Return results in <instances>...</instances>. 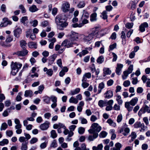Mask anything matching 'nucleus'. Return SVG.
<instances>
[{
  "instance_id": "obj_1",
  "label": "nucleus",
  "mask_w": 150,
  "mask_h": 150,
  "mask_svg": "<svg viewBox=\"0 0 150 150\" xmlns=\"http://www.w3.org/2000/svg\"><path fill=\"white\" fill-rule=\"evenodd\" d=\"M65 17L64 15L61 14L57 16L55 18V23L57 28L60 30H63L64 28L68 25V23L65 20Z\"/></svg>"
},
{
  "instance_id": "obj_2",
  "label": "nucleus",
  "mask_w": 150,
  "mask_h": 150,
  "mask_svg": "<svg viewBox=\"0 0 150 150\" xmlns=\"http://www.w3.org/2000/svg\"><path fill=\"white\" fill-rule=\"evenodd\" d=\"M21 63L18 62H12L11 64V74L15 76L18 72L19 70L22 67Z\"/></svg>"
},
{
  "instance_id": "obj_3",
  "label": "nucleus",
  "mask_w": 150,
  "mask_h": 150,
  "mask_svg": "<svg viewBox=\"0 0 150 150\" xmlns=\"http://www.w3.org/2000/svg\"><path fill=\"white\" fill-rule=\"evenodd\" d=\"M101 127L98 124L94 123L92 124L90 129L88 130V132L91 134L93 133L98 132L101 130Z\"/></svg>"
},
{
  "instance_id": "obj_4",
  "label": "nucleus",
  "mask_w": 150,
  "mask_h": 150,
  "mask_svg": "<svg viewBox=\"0 0 150 150\" xmlns=\"http://www.w3.org/2000/svg\"><path fill=\"white\" fill-rule=\"evenodd\" d=\"M28 53V51L24 49L22 51H18L13 53V55L16 54L19 57H24Z\"/></svg>"
},
{
  "instance_id": "obj_5",
  "label": "nucleus",
  "mask_w": 150,
  "mask_h": 150,
  "mask_svg": "<svg viewBox=\"0 0 150 150\" xmlns=\"http://www.w3.org/2000/svg\"><path fill=\"white\" fill-rule=\"evenodd\" d=\"M11 23L12 22L9 21L7 18H4L2 19V21L0 25V26L1 27H5L8 24H11Z\"/></svg>"
},
{
  "instance_id": "obj_6",
  "label": "nucleus",
  "mask_w": 150,
  "mask_h": 150,
  "mask_svg": "<svg viewBox=\"0 0 150 150\" xmlns=\"http://www.w3.org/2000/svg\"><path fill=\"white\" fill-rule=\"evenodd\" d=\"M69 8L70 4L68 2H65L62 5V9L64 12H67L69 11Z\"/></svg>"
},
{
  "instance_id": "obj_7",
  "label": "nucleus",
  "mask_w": 150,
  "mask_h": 150,
  "mask_svg": "<svg viewBox=\"0 0 150 150\" xmlns=\"http://www.w3.org/2000/svg\"><path fill=\"white\" fill-rule=\"evenodd\" d=\"M57 54H54L49 57L48 65H51L54 61L55 59L57 57Z\"/></svg>"
},
{
  "instance_id": "obj_8",
  "label": "nucleus",
  "mask_w": 150,
  "mask_h": 150,
  "mask_svg": "<svg viewBox=\"0 0 150 150\" xmlns=\"http://www.w3.org/2000/svg\"><path fill=\"white\" fill-rule=\"evenodd\" d=\"M14 35L17 38H18L22 33V29L19 28H17L13 31Z\"/></svg>"
},
{
  "instance_id": "obj_9",
  "label": "nucleus",
  "mask_w": 150,
  "mask_h": 150,
  "mask_svg": "<svg viewBox=\"0 0 150 150\" xmlns=\"http://www.w3.org/2000/svg\"><path fill=\"white\" fill-rule=\"evenodd\" d=\"M71 34L70 35L71 39L72 41H74L77 40L79 38V35L76 33L71 31Z\"/></svg>"
},
{
  "instance_id": "obj_10",
  "label": "nucleus",
  "mask_w": 150,
  "mask_h": 150,
  "mask_svg": "<svg viewBox=\"0 0 150 150\" xmlns=\"http://www.w3.org/2000/svg\"><path fill=\"white\" fill-rule=\"evenodd\" d=\"M50 123L47 121H46L45 123L41 124L40 127L41 129L42 130H45L47 129L49 127Z\"/></svg>"
},
{
  "instance_id": "obj_11",
  "label": "nucleus",
  "mask_w": 150,
  "mask_h": 150,
  "mask_svg": "<svg viewBox=\"0 0 150 150\" xmlns=\"http://www.w3.org/2000/svg\"><path fill=\"white\" fill-rule=\"evenodd\" d=\"M123 65L121 64L118 63L117 65V67L115 72L117 74L120 75L121 74V71L122 68L123 67Z\"/></svg>"
},
{
  "instance_id": "obj_12",
  "label": "nucleus",
  "mask_w": 150,
  "mask_h": 150,
  "mask_svg": "<svg viewBox=\"0 0 150 150\" xmlns=\"http://www.w3.org/2000/svg\"><path fill=\"white\" fill-rule=\"evenodd\" d=\"M94 38L92 34H89L87 35H84L83 38V41L85 42H88L91 41Z\"/></svg>"
},
{
  "instance_id": "obj_13",
  "label": "nucleus",
  "mask_w": 150,
  "mask_h": 150,
  "mask_svg": "<svg viewBox=\"0 0 150 150\" xmlns=\"http://www.w3.org/2000/svg\"><path fill=\"white\" fill-rule=\"evenodd\" d=\"M148 27V24L146 22H144L142 24L139 26V30L141 32H144L145 30V28Z\"/></svg>"
},
{
  "instance_id": "obj_14",
  "label": "nucleus",
  "mask_w": 150,
  "mask_h": 150,
  "mask_svg": "<svg viewBox=\"0 0 150 150\" xmlns=\"http://www.w3.org/2000/svg\"><path fill=\"white\" fill-rule=\"evenodd\" d=\"M93 135H90L88 137V140L91 141H93L98 136V133H93Z\"/></svg>"
},
{
  "instance_id": "obj_15",
  "label": "nucleus",
  "mask_w": 150,
  "mask_h": 150,
  "mask_svg": "<svg viewBox=\"0 0 150 150\" xmlns=\"http://www.w3.org/2000/svg\"><path fill=\"white\" fill-rule=\"evenodd\" d=\"M91 74L90 73L88 72L85 73L83 76V79L82 80V82H86L87 81V78L89 79L91 77Z\"/></svg>"
},
{
  "instance_id": "obj_16",
  "label": "nucleus",
  "mask_w": 150,
  "mask_h": 150,
  "mask_svg": "<svg viewBox=\"0 0 150 150\" xmlns=\"http://www.w3.org/2000/svg\"><path fill=\"white\" fill-rule=\"evenodd\" d=\"M105 98H111L113 96L112 91L110 90L107 91L105 94Z\"/></svg>"
},
{
  "instance_id": "obj_17",
  "label": "nucleus",
  "mask_w": 150,
  "mask_h": 150,
  "mask_svg": "<svg viewBox=\"0 0 150 150\" xmlns=\"http://www.w3.org/2000/svg\"><path fill=\"white\" fill-rule=\"evenodd\" d=\"M43 70L44 72H46V74L50 76H51L53 74V71L51 69H48L46 67H45Z\"/></svg>"
},
{
  "instance_id": "obj_18",
  "label": "nucleus",
  "mask_w": 150,
  "mask_h": 150,
  "mask_svg": "<svg viewBox=\"0 0 150 150\" xmlns=\"http://www.w3.org/2000/svg\"><path fill=\"white\" fill-rule=\"evenodd\" d=\"M130 105L129 102H126L125 103V107L129 112L132 111L133 109V107L131 106Z\"/></svg>"
},
{
  "instance_id": "obj_19",
  "label": "nucleus",
  "mask_w": 150,
  "mask_h": 150,
  "mask_svg": "<svg viewBox=\"0 0 150 150\" xmlns=\"http://www.w3.org/2000/svg\"><path fill=\"white\" fill-rule=\"evenodd\" d=\"M33 93L32 91L30 90H26L25 91L24 96L25 97H30L32 96Z\"/></svg>"
},
{
  "instance_id": "obj_20",
  "label": "nucleus",
  "mask_w": 150,
  "mask_h": 150,
  "mask_svg": "<svg viewBox=\"0 0 150 150\" xmlns=\"http://www.w3.org/2000/svg\"><path fill=\"white\" fill-rule=\"evenodd\" d=\"M138 101V98L137 97H135L132 98L129 102V103L131 105L134 106L137 103Z\"/></svg>"
},
{
  "instance_id": "obj_21",
  "label": "nucleus",
  "mask_w": 150,
  "mask_h": 150,
  "mask_svg": "<svg viewBox=\"0 0 150 150\" xmlns=\"http://www.w3.org/2000/svg\"><path fill=\"white\" fill-rule=\"evenodd\" d=\"M28 142H25L22 143L21 147V150H27Z\"/></svg>"
},
{
  "instance_id": "obj_22",
  "label": "nucleus",
  "mask_w": 150,
  "mask_h": 150,
  "mask_svg": "<svg viewBox=\"0 0 150 150\" xmlns=\"http://www.w3.org/2000/svg\"><path fill=\"white\" fill-rule=\"evenodd\" d=\"M28 47L30 48L36 49L37 48L36 43L34 42H31L28 43Z\"/></svg>"
},
{
  "instance_id": "obj_23",
  "label": "nucleus",
  "mask_w": 150,
  "mask_h": 150,
  "mask_svg": "<svg viewBox=\"0 0 150 150\" xmlns=\"http://www.w3.org/2000/svg\"><path fill=\"white\" fill-rule=\"evenodd\" d=\"M104 84L103 82L100 83L98 85V94H99L101 92L102 90L104 88Z\"/></svg>"
},
{
  "instance_id": "obj_24",
  "label": "nucleus",
  "mask_w": 150,
  "mask_h": 150,
  "mask_svg": "<svg viewBox=\"0 0 150 150\" xmlns=\"http://www.w3.org/2000/svg\"><path fill=\"white\" fill-rule=\"evenodd\" d=\"M97 20V13H94L92 14L90 16V21H96Z\"/></svg>"
},
{
  "instance_id": "obj_25",
  "label": "nucleus",
  "mask_w": 150,
  "mask_h": 150,
  "mask_svg": "<svg viewBox=\"0 0 150 150\" xmlns=\"http://www.w3.org/2000/svg\"><path fill=\"white\" fill-rule=\"evenodd\" d=\"M115 147L111 149L110 150H120L122 145L119 143H117L115 144Z\"/></svg>"
},
{
  "instance_id": "obj_26",
  "label": "nucleus",
  "mask_w": 150,
  "mask_h": 150,
  "mask_svg": "<svg viewBox=\"0 0 150 150\" xmlns=\"http://www.w3.org/2000/svg\"><path fill=\"white\" fill-rule=\"evenodd\" d=\"M98 27H96L92 29V32L91 34H92L94 37L98 34Z\"/></svg>"
},
{
  "instance_id": "obj_27",
  "label": "nucleus",
  "mask_w": 150,
  "mask_h": 150,
  "mask_svg": "<svg viewBox=\"0 0 150 150\" xmlns=\"http://www.w3.org/2000/svg\"><path fill=\"white\" fill-rule=\"evenodd\" d=\"M38 9L37 8L36 6L33 5L30 6L29 8V10L32 12H34L38 11Z\"/></svg>"
},
{
  "instance_id": "obj_28",
  "label": "nucleus",
  "mask_w": 150,
  "mask_h": 150,
  "mask_svg": "<svg viewBox=\"0 0 150 150\" xmlns=\"http://www.w3.org/2000/svg\"><path fill=\"white\" fill-rule=\"evenodd\" d=\"M20 44L21 48L23 49H25L27 45L26 41L24 40H22L20 41Z\"/></svg>"
},
{
  "instance_id": "obj_29",
  "label": "nucleus",
  "mask_w": 150,
  "mask_h": 150,
  "mask_svg": "<svg viewBox=\"0 0 150 150\" xmlns=\"http://www.w3.org/2000/svg\"><path fill=\"white\" fill-rule=\"evenodd\" d=\"M121 38L122 39V44L123 45L125 44L126 38L125 34L123 31H122L121 32Z\"/></svg>"
},
{
  "instance_id": "obj_30",
  "label": "nucleus",
  "mask_w": 150,
  "mask_h": 150,
  "mask_svg": "<svg viewBox=\"0 0 150 150\" xmlns=\"http://www.w3.org/2000/svg\"><path fill=\"white\" fill-rule=\"evenodd\" d=\"M107 122L110 126L114 127L116 126V124L111 119H109L107 121Z\"/></svg>"
},
{
  "instance_id": "obj_31",
  "label": "nucleus",
  "mask_w": 150,
  "mask_h": 150,
  "mask_svg": "<svg viewBox=\"0 0 150 150\" xmlns=\"http://www.w3.org/2000/svg\"><path fill=\"white\" fill-rule=\"evenodd\" d=\"M69 101L70 103H74L76 104L78 103V100L76 98H74L73 97H71L69 99Z\"/></svg>"
},
{
  "instance_id": "obj_32",
  "label": "nucleus",
  "mask_w": 150,
  "mask_h": 150,
  "mask_svg": "<svg viewBox=\"0 0 150 150\" xmlns=\"http://www.w3.org/2000/svg\"><path fill=\"white\" fill-rule=\"evenodd\" d=\"M116 96L117 98L116 100L118 104L120 105H121L123 103V101L121 99V96L119 95H117Z\"/></svg>"
},
{
  "instance_id": "obj_33",
  "label": "nucleus",
  "mask_w": 150,
  "mask_h": 150,
  "mask_svg": "<svg viewBox=\"0 0 150 150\" xmlns=\"http://www.w3.org/2000/svg\"><path fill=\"white\" fill-rule=\"evenodd\" d=\"M103 145L102 144H99L97 147L95 146H93V150H103Z\"/></svg>"
},
{
  "instance_id": "obj_34",
  "label": "nucleus",
  "mask_w": 150,
  "mask_h": 150,
  "mask_svg": "<svg viewBox=\"0 0 150 150\" xmlns=\"http://www.w3.org/2000/svg\"><path fill=\"white\" fill-rule=\"evenodd\" d=\"M80 89L79 88H77L75 90L71 91V94L72 95H74L77 94L79 92Z\"/></svg>"
},
{
  "instance_id": "obj_35",
  "label": "nucleus",
  "mask_w": 150,
  "mask_h": 150,
  "mask_svg": "<svg viewBox=\"0 0 150 150\" xmlns=\"http://www.w3.org/2000/svg\"><path fill=\"white\" fill-rule=\"evenodd\" d=\"M97 62L99 64L102 63L104 61V58L103 56L99 57L97 59Z\"/></svg>"
},
{
  "instance_id": "obj_36",
  "label": "nucleus",
  "mask_w": 150,
  "mask_h": 150,
  "mask_svg": "<svg viewBox=\"0 0 150 150\" xmlns=\"http://www.w3.org/2000/svg\"><path fill=\"white\" fill-rule=\"evenodd\" d=\"M106 103V102L104 101L103 100H100L98 101V105L99 106L101 107H103L105 105V104Z\"/></svg>"
},
{
  "instance_id": "obj_37",
  "label": "nucleus",
  "mask_w": 150,
  "mask_h": 150,
  "mask_svg": "<svg viewBox=\"0 0 150 150\" xmlns=\"http://www.w3.org/2000/svg\"><path fill=\"white\" fill-rule=\"evenodd\" d=\"M88 52V51L86 50H83L81 52L79 53L77 55H79L80 57H81L83 56L84 55L87 54Z\"/></svg>"
},
{
  "instance_id": "obj_38",
  "label": "nucleus",
  "mask_w": 150,
  "mask_h": 150,
  "mask_svg": "<svg viewBox=\"0 0 150 150\" xmlns=\"http://www.w3.org/2000/svg\"><path fill=\"white\" fill-rule=\"evenodd\" d=\"M8 127V125L7 124L4 122L2 124L1 128H0V130L1 131H2L3 130H5Z\"/></svg>"
},
{
  "instance_id": "obj_39",
  "label": "nucleus",
  "mask_w": 150,
  "mask_h": 150,
  "mask_svg": "<svg viewBox=\"0 0 150 150\" xmlns=\"http://www.w3.org/2000/svg\"><path fill=\"white\" fill-rule=\"evenodd\" d=\"M8 143V140L7 139H3L0 142V145L3 146L5 144H7Z\"/></svg>"
},
{
  "instance_id": "obj_40",
  "label": "nucleus",
  "mask_w": 150,
  "mask_h": 150,
  "mask_svg": "<svg viewBox=\"0 0 150 150\" xmlns=\"http://www.w3.org/2000/svg\"><path fill=\"white\" fill-rule=\"evenodd\" d=\"M107 133L105 131L101 132L99 134V137L100 138H105L107 135Z\"/></svg>"
},
{
  "instance_id": "obj_41",
  "label": "nucleus",
  "mask_w": 150,
  "mask_h": 150,
  "mask_svg": "<svg viewBox=\"0 0 150 150\" xmlns=\"http://www.w3.org/2000/svg\"><path fill=\"white\" fill-rule=\"evenodd\" d=\"M85 4L83 1H80L77 5V7L79 8H83L85 6Z\"/></svg>"
},
{
  "instance_id": "obj_42",
  "label": "nucleus",
  "mask_w": 150,
  "mask_h": 150,
  "mask_svg": "<svg viewBox=\"0 0 150 150\" xmlns=\"http://www.w3.org/2000/svg\"><path fill=\"white\" fill-rule=\"evenodd\" d=\"M51 136L52 138H55L57 136V134L55 130H52L51 132Z\"/></svg>"
},
{
  "instance_id": "obj_43",
  "label": "nucleus",
  "mask_w": 150,
  "mask_h": 150,
  "mask_svg": "<svg viewBox=\"0 0 150 150\" xmlns=\"http://www.w3.org/2000/svg\"><path fill=\"white\" fill-rule=\"evenodd\" d=\"M129 74L130 73H129L128 71H124L123 72V74L122 76V79L123 80L126 79Z\"/></svg>"
},
{
  "instance_id": "obj_44",
  "label": "nucleus",
  "mask_w": 150,
  "mask_h": 150,
  "mask_svg": "<svg viewBox=\"0 0 150 150\" xmlns=\"http://www.w3.org/2000/svg\"><path fill=\"white\" fill-rule=\"evenodd\" d=\"M50 98L47 96H45L43 97V101L47 104L50 103Z\"/></svg>"
},
{
  "instance_id": "obj_45",
  "label": "nucleus",
  "mask_w": 150,
  "mask_h": 150,
  "mask_svg": "<svg viewBox=\"0 0 150 150\" xmlns=\"http://www.w3.org/2000/svg\"><path fill=\"white\" fill-rule=\"evenodd\" d=\"M38 139L36 137L32 138L30 141V143L31 144H34L38 141Z\"/></svg>"
},
{
  "instance_id": "obj_46",
  "label": "nucleus",
  "mask_w": 150,
  "mask_h": 150,
  "mask_svg": "<svg viewBox=\"0 0 150 150\" xmlns=\"http://www.w3.org/2000/svg\"><path fill=\"white\" fill-rule=\"evenodd\" d=\"M85 131V129L83 127H80L78 128V132L80 134H83L84 133Z\"/></svg>"
},
{
  "instance_id": "obj_47",
  "label": "nucleus",
  "mask_w": 150,
  "mask_h": 150,
  "mask_svg": "<svg viewBox=\"0 0 150 150\" xmlns=\"http://www.w3.org/2000/svg\"><path fill=\"white\" fill-rule=\"evenodd\" d=\"M104 72L107 74H110L111 73V71L109 68H105L103 69Z\"/></svg>"
},
{
  "instance_id": "obj_48",
  "label": "nucleus",
  "mask_w": 150,
  "mask_h": 150,
  "mask_svg": "<svg viewBox=\"0 0 150 150\" xmlns=\"http://www.w3.org/2000/svg\"><path fill=\"white\" fill-rule=\"evenodd\" d=\"M57 144L56 140H54L50 145L51 147L55 148L57 146Z\"/></svg>"
},
{
  "instance_id": "obj_49",
  "label": "nucleus",
  "mask_w": 150,
  "mask_h": 150,
  "mask_svg": "<svg viewBox=\"0 0 150 150\" xmlns=\"http://www.w3.org/2000/svg\"><path fill=\"white\" fill-rule=\"evenodd\" d=\"M133 25V23H127L125 24V26L126 28L130 29L132 27Z\"/></svg>"
},
{
  "instance_id": "obj_50",
  "label": "nucleus",
  "mask_w": 150,
  "mask_h": 150,
  "mask_svg": "<svg viewBox=\"0 0 150 150\" xmlns=\"http://www.w3.org/2000/svg\"><path fill=\"white\" fill-rule=\"evenodd\" d=\"M79 119L81 120L82 124H86L87 123V121L86 119L83 117H80Z\"/></svg>"
},
{
  "instance_id": "obj_51",
  "label": "nucleus",
  "mask_w": 150,
  "mask_h": 150,
  "mask_svg": "<svg viewBox=\"0 0 150 150\" xmlns=\"http://www.w3.org/2000/svg\"><path fill=\"white\" fill-rule=\"evenodd\" d=\"M150 107H149L147 105H145L144 107V111L147 112L148 113H150Z\"/></svg>"
},
{
  "instance_id": "obj_52",
  "label": "nucleus",
  "mask_w": 150,
  "mask_h": 150,
  "mask_svg": "<svg viewBox=\"0 0 150 150\" xmlns=\"http://www.w3.org/2000/svg\"><path fill=\"white\" fill-rule=\"evenodd\" d=\"M137 136L136 133L134 132H133L131 133L129 137H131L132 140L133 141L137 137Z\"/></svg>"
},
{
  "instance_id": "obj_53",
  "label": "nucleus",
  "mask_w": 150,
  "mask_h": 150,
  "mask_svg": "<svg viewBox=\"0 0 150 150\" xmlns=\"http://www.w3.org/2000/svg\"><path fill=\"white\" fill-rule=\"evenodd\" d=\"M89 16V14L86 11L83 10L82 17H84L85 18H88Z\"/></svg>"
},
{
  "instance_id": "obj_54",
  "label": "nucleus",
  "mask_w": 150,
  "mask_h": 150,
  "mask_svg": "<svg viewBox=\"0 0 150 150\" xmlns=\"http://www.w3.org/2000/svg\"><path fill=\"white\" fill-rule=\"evenodd\" d=\"M25 138L23 136L20 137L18 139L19 141L21 143H23L25 142H28L25 140Z\"/></svg>"
},
{
  "instance_id": "obj_55",
  "label": "nucleus",
  "mask_w": 150,
  "mask_h": 150,
  "mask_svg": "<svg viewBox=\"0 0 150 150\" xmlns=\"http://www.w3.org/2000/svg\"><path fill=\"white\" fill-rule=\"evenodd\" d=\"M44 86L43 85H41L38 87V91H40L39 93H42V91L44 89Z\"/></svg>"
},
{
  "instance_id": "obj_56",
  "label": "nucleus",
  "mask_w": 150,
  "mask_h": 150,
  "mask_svg": "<svg viewBox=\"0 0 150 150\" xmlns=\"http://www.w3.org/2000/svg\"><path fill=\"white\" fill-rule=\"evenodd\" d=\"M21 92H19L18 93V95L17 96L16 98V100L17 101H20L21 100L22 97L21 96Z\"/></svg>"
},
{
  "instance_id": "obj_57",
  "label": "nucleus",
  "mask_w": 150,
  "mask_h": 150,
  "mask_svg": "<svg viewBox=\"0 0 150 150\" xmlns=\"http://www.w3.org/2000/svg\"><path fill=\"white\" fill-rule=\"evenodd\" d=\"M57 64L59 67L61 68L62 67V60L61 59H59L57 61Z\"/></svg>"
},
{
  "instance_id": "obj_58",
  "label": "nucleus",
  "mask_w": 150,
  "mask_h": 150,
  "mask_svg": "<svg viewBox=\"0 0 150 150\" xmlns=\"http://www.w3.org/2000/svg\"><path fill=\"white\" fill-rule=\"evenodd\" d=\"M30 23L31 24H33L32 26L33 27H35L38 24V21L37 20H35L32 21L30 22Z\"/></svg>"
},
{
  "instance_id": "obj_59",
  "label": "nucleus",
  "mask_w": 150,
  "mask_h": 150,
  "mask_svg": "<svg viewBox=\"0 0 150 150\" xmlns=\"http://www.w3.org/2000/svg\"><path fill=\"white\" fill-rule=\"evenodd\" d=\"M102 18L104 19H107V13L106 11H104L102 13Z\"/></svg>"
},
{
  "instance_id": "obj_60",
  "label": "nucleus",
  "mask_w": 150,
  "mask_h": 150,
  "mask_svg": "<svg viewBox=\"0 0 150 150\" xmlns=\"http://www.w3.org/2000/svg\"><path fill=\"white\" fill-rule=\"evenodd\" d=\"M122 119V116L121 114L119 115L117 117V121L118 123L120 122Z\"/></svg>"
},
{
  "instance_id": "obj_61",
  "label": "nucleus",
  "mask_w": 150,
  "mask_h": 150,
  "mask_svg": "<svg viewBox=\"0 0 150 150\" xmlns=\"http://www.w3.org/2000/svg\"><path fill=\"white\" fill-rule=\"evenodd\" d=\"M133 65L131 64L130 65L129 67L128 68L127 71L129 72V73H131L133 70Z\"/></svg>"
},
{
  "instance_id": "obj_62",
  "label": "nucleus",
  "mask_w": 150,
  "mask_h": 150,
  "mask_svg": "<svg viewBox=\"0 0 150 150\" xmlns=\"http://www.w3.org/2000/svg\"><path fill=\"white\" fill-rule=\"evenodd\" d=\"M48 25V22L47 21H44L42 22L41 23V26L43 27H45L47 26Z\"/></svg>"
},
{
  "instance_id": "obj_63",
  "label": "nucleus",
  "mask_w": 150,
  "mask_h": 150,
  "mask_svg": "<svg viewBox=\"0 0 150 150\" xmlns=\"http://www.w3.org/2000/svg\"><path fill=\"white\" fill-rule=\"evenodd\" d=\"M130 81L128 80H126L124 81L123 83V85L125 87H127L129 86L130 85Z\"/></svg>"
},
{
  "instance_id": "obj_64",
  "label": "nucleus",
  "mask_w": 150,
  "mask_h": 150,
  "mask_svg": "<svg viewBox=\"0 0 150 150\" xmlns=\"http://www.w3.org/2000/svg\"><path fill=\"white\" fill-rule=\"evenodd\" d=\"M28 20V17L27 16H24L22 18L21 20V22L24 24L25 25V22L26 21Z\"/></svg>"
}]
</instances>
